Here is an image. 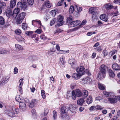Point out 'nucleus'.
<instances>
[{"mask_svg":"<svg viewBox=\"0 0 120 120\" xmlns=\"http://www.w3.org/2000/svg\"><path fill=\"white\" fill-rule=\"evenodd\" d=\"M100 73L98 74L97 78L99 79H101L105 77V74L106 72L107 71V67L104 64H103L101 66L100 68Z\"/></svg>","mask_w":120,"mask_h":120,"instance_id":"nucleus-1","label":"nucleus"},{"mask_svg":"<svg viewBox=\"0 0 120 120\" xmlns=\"http://www.w3.org/2000/svg\"><path fill=\"white\" fill-rule=\"evenodd\" d=\"M96 8L93 7L90 8L89 10V12L91 14L92 20L94 21L98 18L97 15L98 13L97 12Z\"/></svg>","mask_w":120,"mask_h":120,"instance_id":"nucleus-2","label":"nucleus"},{"mask_svg":"<svg viewBox=\"0 0 120 120\" xmlns=\"http://www.w3.org/2000/svg\"><path fill=\"white\" fill-rule=\"evenodd\" d=\"M27 3L26 0H21V2H18L17 4V7L21 9L22 10H26L27 7Z\"/></svg>","mask_w":120,"mask_h":120,"instance_id":"nucleus-3","label":"nucleus"},{"mask_svg":"<svg viewBox=\"0 0 120 120\" xmlns=\"http://www.w3.org/2000/svg\"><path fill=\"white\" fill-rule=\"evenodd\" d=\"M25 15V12H22L19 14L16 20V22L17 24H20L22 22Z\"/></svg>","mask_w":120,"mask_h":120,"instance_id":"nucleus-4","label":"nucleus"},{"mask_svg":"<svg viewBox=\"0 0 120 120\" xmlns=\"http://www.w3.org/2000/svg\"><path fill=\"white\" fill-rule=\"evenodd\" d=\"M108 98V101L111 104H114L117 102L118 100L120 101V95L116 96L114 98Z\"/></svg>","mask_w":120,"mask_h":120,"instance_id":"nucleus-5","label":"nucleus"},{"mask_svg":"<svg viewBox=\"0 0 120 120\" xmlns=\"http://www.w3.org/2000/svg\"><path fill=\"white\" fill-rule=\"evenodd\" d=\"M64 17L63 16L59 15L58 17L56 25L58 26L63 25L64 24V21H63Z\"/></svg>","mask_w":120,"mask_h":120,"instance_id":"nucleus-6","label":"nucleus"},{"mask_svg":"<svg viewBox=\"0 0 120 120\" xmlns=\"http://www.w3.org/2000/svg\"><path fill=\"white\" fill-rule=\"evenodd\" d=\"M77 72L79 74L82 76L85 73V68L83 66H81L78 68L76 70Z\"/></svg>","mask_w":120,"mask_h":120,"instance_id":"nucleus-7","label":"nucleus"},{"mask_svg":"<svg viewBox=\"0 0 120 120\" xmlns=\"http://www.w3.org/2000/svg\"><path fill=\"white\" fill-rule=\"evenodd\" d=\"M20 9L17 7L15 8L13 11L12 15V17L13 19H15L16 17L18 14L19 13Z\"/></svg>","mask_w":120,"mask_h":120,"instance_id":"nucleus-8","label":"nucleus"},{"mask_svg":"<svg viewBox=\"0 0 120 120\" xmlns=\"http://www.w3.org/2000/svg\"><path fill=\"white\" fill-rule=\"evenodd\" d=\"M80 22V21L79 20H77L72 22L70 24H68V25L71 27H74L79 25Z\"/></svg>","mask_w":120,"mask_h":120,"instance_id":"nucleus-9","label":"nucleus"},{"mask_svg":"<svg viewBox=\"0 0 120 120\" xmlns=\"http://www.w3.org/2000/svg\"><path fill=\"white\" fill-rule=\"evenodd\" d=\"M60 113H67L69 110L68 107L64 105L60 109Z\"/></svg>","mask_w":120,"mask_h":120,"instance_id":"nucleus-10","label":"nucleus"},{"mask_svg":"<svg viewBox=\"0 0 120 120\" xmlns=\"http://www.w3.org/2000/svg\"><path fill=\"white\" fill-rule=\"evenodd\" d=\"M60 116L62 120H69V116L67 113H60Z\"/></svg>","mask_w":120,"mask_h":120,"instance_id":"nucleus-11","label":"nucleus"},{"mask_svg":"<svg viewBox=\"0 0 120 120\" xmlns=\"http://www.w3.org/2000/svg\"><path fill=\"white\" fill-rule=\"evenodd\" d=\"M12 8H11L10 6H8L7 8L6 15L8 17H10L11 16L12 17Z\"/></svg>","mask_w":120,"mask_h":120,"instance_id":"nucleus-12","label":"nucleus"},{"mask_svg":"<svg viewBox=\"0 0 120 120\" xmlns=\"http://www.w3.org/2000/svg\"><path fill=\"white\" fill-rule=\"evenodd\" d=\"M5 113L11 117H14L15 116V114L11 109L6 111Z\"/></svg>","mask_w":120,"mask_h":120,"instance_id":"nucleus-13","label":"nucleus"},{"mask_svg":"<svg viewBox=\"0 0 120 120\" xmlns=\"http://www.w3.org/2000/svg\"><path fill=\"white\" fill-rule=\"evenodd\" d=\"M105 95L107 97L109 98L113 97L114 95V93L112 92H108L104 91L103 92Z\"/></svg>","mask_w":120,"mask_h":120,"instance_id":"nucleus-14","label":"nucleus"},{"mask_svg":"<svg viewBox=\"0 0 120 120\" xmlns=\"http://www.w3.org/2000/svg\"><path fill=\"white\" fill-rule=\"evenodd\" d=\"M112 68L114 71H118L120 70V66L117 63L113 64Z\"/></svg>","mask_w":120,"mask_h":120,"instance_id":"nucleus-15","label":"nucleus"},{"mask_svg":"<svg viewBox=\"0 0 120 120\" xmlns=\"http://www.w3.org/2000/svg\"><path fill=\"white\" fill-rule=\"evenodd\" d=\"M19 108L23 111H24L26 109V105L23 102L19 103Z\"/></svg>","mask_w":120,"mask_h":120,"instance_id":"nucleus-16","label":"nucleus"},{"mask_svg":"<svg viewBox=\"0 0 120 120\" xmlns=\"http://www.w3.org/2000/svg\"><path fill=\"white\" fill-rule=\"evenodd\" d=\"M100 19H101L105 22H108V16L105 14L101 15L100 16Z\"/></svg>","mask_w":120,"mask_h":120,"instance_id":"nucleus-17","label":"nucleus"},{"mask_svg":"<svg viewBox=\"0 0 120 120\" xmlns=\"http://www.w3.org/2000/svg\"><path fill=\"white\" fill-rule=\"evenodd\" d=\"M68 107L69 110H70L72 113L75 112L76 108L73 105H70Z\"/></svg>","mask_w":120,"mask_h":120,"instance_id":"nucleus-18","label":"nucleus"},{"mask_svg":"<svg viewBox=\"0 0 120 120\" xmlns=\"http://www.w3.org/2000/svg\"><path fill=\"white\" fill-rule=\"evenodd\" d=\"M16 100L19 103L21 102H23L24 101L22 98L19 95H17L15 97Z\"/></svg>","mask_w":120,"mask_h":120,"instance_id":"nucleus-19","label":"nucleus"},{"mask_svg":"<svg viewBox=\"0 0 120 120\" xmlns=\"http://www.w3.org/2000/svg\"><path fill=\"white\" fill-rule=\"evenodd\" d=\"M68 63L71 64L73 68H76V65L75 63L73 61V60H70L68 61Z\"/></svg>","mask_w":120,"mask_h":120,"instance_id":"nucleus-20","label":"nucleus"},{"mask_svg":"<svg viewBox=\"0 0 120 120\" xmlns=\"http://www.w3.org/2000/svg\"><path fill=\"white\" fill-rule=\"evenodd\" d=\"M85 101L84 99L82 98L79 99L77 101V104L80 106L82 105L83 103Z\"/></svg>","mask_w":120,"mask_h":120,"instance_id":"nucleus-21","label":"nucleus"},{"mask_svg":"<svg viewBox=\"0 0 120 120\" xmlns=\"http://www.w3.org/2000/svg\"><path fill=\"white\" fill-rule=\"evenodd\" d=\"M75 92L77 96L78 97H80L82 96V93L79 89H76Z\"/></svg>","mask_w":120,"mask_h":120,"instance_id":"nucleus-22","label":"nucleus"},{"mask_svg":"<svg viewBox=\"0 0 120 120\" xmlns=\"http://www.w3.org/2000/svg\"><path fill=\"white\" fill-rule=\"evenodd\" d=\"M82 76L79 73H74L72 75V77L76 79H79Z\"/></svg>","mask_w":120,"mask_h":120,"instance_id":"nucleus-23","label":"nucleus"},{"mask_svg":"<svg viewBox=\"0 0 120 120\" xmlns=\"http://www.w3.org/2000/svg\"><path fill=\"white\" fill-rule=\"evenodd\" d=\"M16 0H11L10 1V6L11 8H13L16 5Z\"/></svg>","mask_w":120,"mask_h":120,"instance_id":"nucleus-24","label":"nucleus"},{"mask_svg":"<svg viewBox=\"0 0 120 120\" xmlns=\"http://www.w3.org/2000/svg\"><path fill=\"white\" fill-rule=\"evenodd\" d=\"M91 81V79L89 77L83 79L82 80V82H92Z\"/></svg>","mask_w":120,"mask_h":120,"instance_id":"nucleus-25","label":"nucleus"},{"mask_svg":"<svg viewBox=\"0 0 120 120\" xmlns=\"http://www.w3.org/2000/svg\"><path fill=\"white\" fill-rule=\"evenodd\" d=\"M104 5L105 7L108 10L111 9L113 7V6L111 5L110 3L107 4L105 5Z\"/></svg>","mask_w":120,"mask_h":120,"instance_id":"nucleus-26","label":"nucleus"},{"mask_svg":"<svg viewBox=\"0 0 120 120\" xmlns=\"http://www.w3.org/2000/svg\"><path fill=\"white\" fill-rule=\"evenodd\" d=\"M72 17L71 15H70L68 17L67 19L66 24L68 25L72 22Z\"/></svg>","mask_w":120,"mask_h":120,"instance_id":"nucleus-27","label":"nucleus"},{"mask_svg":"<svg viewBox=\"0 0 120 120\" xmlns=\"http://www.w3.org/2000/svg\"><path fill=\"white\" fill-rule=\"evenodd\" d=\"M82 10V8L81 7H78L77 6H75V7L74 11L78 13L81 12Z\"/></svg>","mask_w":120,"mask_h":120,"instance_id":"nucleus-28","label":"nucleus"},{"mask_svg":"<svg viewBox=\"0 0 120 120\" xmlns=\"http://www.w3.org/2000/svg\"><path fill=\"white\" fill-rule=\"evenodd\" d=\"M36 100L33 99L32 100L31 102L29 104V106L31 108H33L34 106V104L35 103Z\"/></svg>","mask_w":120,"mask_h":120,"instance_id":"nucleus-29","label":"nucleus"},{"mask_svg":"<svg viewBox=\"0 0 120 120\" xmlns=\"http://www.w3.org/2000/svg\"><path fill=\"white\" fill-rule=\"evenodd\" d=\"M70 96L74 100L76 99V95L75 94V91L73 90L72 91L71 94H70Z\"/></svg>","mask_w":120,"mask_h":120,"instance_id":"nucleus-30","label":"nucleus"},{"mask_svg":"<svg viewBox=\"0 0 120 120\" xmlns=\"http://www.w3.org/2000/svg\"><path fill=\"white\" fill-rule=\"evenodd\" d=\"M9 77L7 76L5 77L2 78L0 82H7L8 81Z\"/></svg>","mask_w":120,"mask_h":120,"instance_id":"nucleus-31","label":"nucleus"},{"mask_svg":"<svg viewBox=\"0 0 120 120\" xmlns=\"http://www.w3.org/2000/svg\"><path fill=\"white\" fill-rule=\"evenodd\" d=\"M11 109L12 110L13 112L15 114H17L19 112V109H16L14 107H12L11 108Z\"/></svg>","mask_w":120,"mask_h":120,"instance_id":"nucleus-32","label":"nucleus"},{"mask_svg":"<svg viewBox=\"0 0 120 120\" xmlns=\"http://www.w3.org/2000/svg\"><path fill=\"white\" fill-rule=\"evenodd\" d=\"M86 102L88 104H90L91 103L92 101V98L91 96H90L88 98L86 101Z\"/></svg>","mask_w":120,"mask_h":120,"instance_id":"nucleus-33","label":"nucleus"},{"mask_svg":"<svg viewBox=\"0 0 120 120\" xmlns=\"http://www.w3.org/2000/svg\"><path fill=\"white\" fill-rule=\"evenodd\" d=\"M22 27L23 30H27V28L28 27L26 23H23L22 24Z\"/></svg>","mask_w":120,"mask_h":120,"instance_id":"nucleus-34","label":"nucleus"},{"mask_svg":"<svg viewBox=\"0 0 120 120\" xmlns=\"http://www.w3.org/2000/svg\"><path fill=\"white\" fill-rule=\"evenodd\" d=\"M108 72L109 76L112 78H113L115 76L114 73L111 70H109L108 71Z\"/></svg>","mask_w":120,"mask_h":120,"instance_id":"nucleus-35","label":"nucleus"},{"mask_svg":"<svg viewBox=\"0 0 120 120\" xmlns=\"http://www.w3.org/2000/svg\"><path fill=\"white\" fill-rule=\"evenodd\" d=\"M5 20L3 17L0 16V24L3 25L5 23Z\"/></svg>","mask_w":120,"mask_h":120,"instance_id":"nucleus-36","label":"nucleus"},{"mask_svg":"<svg viewBox=\"0 0 120 120\" xmlns=\"http://www.w3.org/2000/svg\"><path fill=\"white\" fill-rule=\"evenodd\" d=\"M98 88L100 90H103L105 89V86L103 85L102 84L98 83Z\"/></svg>","mask_w":120,"mask_h":120,"instance_id":"nucleus-37","label":"nucleus"},{"mask_svg":"<svg viewBox=\"0 0 120 120\" xmlns=\"http://www.w3.org/2000/svg\"><path fill=\"white\" fill-rule=\"evenodd\" d=\"M53 116L54 120H56L57 116V113L56 111L55 110L53 111Z\"/></svg>","mask_w":120,"mask_h":120,"instance_id":"nucleus-38","label":"nucleus"},{"mask_svg":"<svg viewBox=\"0 0 120 120\" xmlns=\"http://www.w3.org/2000/svg\"><path fill=\"white\" fill-rule=\"evenodd\" d=\"M75 8L73 6H70L69 9V12L70 14H72L74 11Z\"/></svg>","mask_w":120,"mask_h":120,"instance_id":"nucleus-39","label":"nucleus"},{"mask_svg":"<svg viewBox=\"0 0 120 120\" xmlns=\"http://www.w3.org/2000/svg\"><path fill=\"white\" fill-rule=\"evenodd\" d=\"M33 33V31H27L25 32V34L27 36H29L31 37L32 33Z\"/></svg>","mask_w":120,"mask_h":120,"instance_id":"nucleus-40","label":"nucleus"},{"mask_svg":"<svg viewBox=\"0 0 120 120\" xmlns=\"http://www.w3.org/2000/svg\"><path fill=\"white\" fill-rule=\"evenodd\" d=\"M15 47L17 49H18L19 50H22V46L19 44H15Z\"/></svg>","mask_w":120,"mask_h":120,"instance_id":"nucleus-41","label":"nucleus"},{"mask_svg":"<svg viewBox=\"0 0 120 120\" xmlns=\"http://www.w3.org/2000/svg\"><path fill=\"white\" fill-rule=\"evenodd\" d=\"M51 6V4L49 1L46 2L45 1V7L48 8H50Z\"/></svg>","mask_w":120,"mask_h":120,"instance_id":"nucleus-42","label":"nucleus"},{"mask_svg":"<svg viewBox=\"0 0 120 120\" xmlns=\"http://www.w3.org/2000/svg\"><path fill=\"white\" fill-rule=\"evenodd\" d=\"M34 2V0H27L28 4L30 5H32L33 4Z\"/></svg>","mask_w":120,"mask_h":120,"instance_id":"nucleus-43","label":"nucleus"},{"mask_svg":"<svg viewBox=\"0 0 120 120\" xmlns=\"http://www.w3.org/2000/svg\"><path fill=\"white\" fill-rule=\"evenodd\" d=\"M56 12V11L55 10H52L51 11L50 14L52 16H55Z\"/></svg>","mask_w":120,"mask_h":120,"instance_id":"nucleus-44","label":"nucleus"},{"mask_svg":"<svg viewBox=\"0 0 120 120\" xmlns=\"http://www.w3.org/2000/svg\"><path fill=\"white\" fill-rule=\"evenodd\" d=\"M60 63L61 64H64L65 63V60H64V59L63 58V57L61 58H60Z\"/></svg>","mask_w":120,"mask_h":120,"instance_id":"nucleus-45","label":"nucleus"},{"mask_svg":"<svg viewBox=\"0 0 120 120\" xmlns=\"http://www.w3.org/2000/svg\"><path fill=\"white\" fill-rule=\"evenodd\" d=\"M45 91L43 90H42L41 91V96L43 99L45 98Z\"/></svg>","mask_w":120,"mask_h":120,"instance_id":"nucleus-46","label":"nucleus"},{"mask_svg":"<svg viewBox=\"0 0 120 120\" xmlns=\"http://www.w3.org/2000/svg\"><path fill=\"white\" fill-rule=\"evenodd\" d=\"M6 6V4L4 2H2L1 3L0 7L1 8H2L3 9Z\"/></svg>","mask_w":120,"mask_h":120,"instance_id":"nucleus-47","label":"nucleus"},{"mask_svg":"<svg viewBox=\"0 0 120 120\" xmlns=\"http://www.w3.org/2000/svg\"><path fill=\"white\" fill-rule=\"evenodd\" d=\"M15 32L16 34L19 35L21 34V31L20 29H17L15 30Z\"/></svg>","mask_w":120,"mask_h":120,"instance_id":"nucleus-48","label":"nucleus"},{"mask_svg":"<svg viewBox=\"0 0 120 120\" xmlns=\"http://www.w3.org/2000/svg\"><path fill=\"white\" fill-rule=\"evenodd\" d=\"M56 21V20L55 18L52 19L50 22V25L51 26L53 25Z\"/></svg>","mask_w":120,"mask_h":120,"instance_id":"nucleus-49","label":"nucleus"},{"mask_svg":"<svg viewBox=\"0 0 120 120\" xmlns=\"http://www.w3.org/2000/svg\"><path fill=\"white\" fill-rule=\"evenodd\" d=\"M117 52V51L116 50H113L110 52L109 55L111 56H112Z\"/></svg>","mask_w":120,"mask_h":120,"instance_id":"nucleus-50","label":"nucleus"},{"mask_svg":"<svg viewBox=\"0 0 120 120\" xmlns=\"http://www.w3.org/2000/svg\"><path fill=\"white\" fill-rule=\"evenodd\" d=\"M83 93L85 97H86L88 94V91L86 90H83Z\"/></svg>","mask_w":120,"mask_h":120,"instance_id":"nucleus-51","label":"nucleus"},{"mask_svg":"<svg viewBox=\"0 0 120 120\" xmlns=\"http://www.w3.org/2000/svg\"><path fill=\"white\" fill-rule=\"evenodd\" d=\"M95 109H96L101 110L103 109V108L101 106L99 105H98L95 107Z\"/></svg>","mask_w":120,"mask_h":120,"instance_id":"nucleus-52","label":"nucleus"},{"mask_svg":"<svg viewBox=\"0 0 120 120\" xmlns=\"http://www.w3.org/2000/svg\"><path fill=\"white\" fill-rule=\"evenodd\" d=\"M76 86V85L75 83H71L70 86L71 87L72 89H73L75 88Z\"/></svg>","mask_w":120,"mask_h":120,"instance_id":"nucleus-53","label":"nucleus"},{"mask_svg":"<svg viewBox=\"0 0 120 120\" xmlns=\"http://www.w3.org/2000/svg\"><path fill=\"white\" fill-rule=\"evenodd\" d=\"M24 40V39L23 37L20 36H19L18 37V41H23Z\"/></svg>","mask_w":120,"mask_h":120,"instance_id":"nucleus-54","label":"nucleus"},{"mask_svg":"<svg viewBox=\"0 0 120 120\" xmlns=\"http://www.w3.org/2000/svg\"><path fill=\"white\" fill-rule=\"evenodd\" d=\"M31 112L32 114V115L33 116H35L36 114V112L35 109H33L31 111Z\"/></svg>","mask_w":120,"mask_h":120,"instance_id":"nucleus-55","label":"nucleus"},{"mask_svg":"<svg viewBox=\"0 0 120 120\" xmlns=\"http://www.w3.org/2000/svg\"><path fill=\"white\" fill-rule=\"evenodd\" d=\"M55 52L54 51H51V50L50 51H49L48 52V54L50 56L52 55L53 54L54 52Z\"/></svg>","mask_w":120,"mask_h":120,"instance_id":"nucleus-56","label":"nucleus"},{"mask_svg":"<svg viewBox=\"0 0 120 120\" xmlns=\"http://www.w3.org/2000/svg\"><path fill=\"white\" fill-rule=\"evenodd\" d=\"M7 51L6 50H1V54H5L7 53Z\"/></svg>","mask_w":120,"mask_h":120,"instance_id":"nucleus-57","label":"nucleus"},{"mask_svg":"<svg viewBox=\"0 0 120 120\" xmlns=\"http://www.w3.org/2000/svg\"><path fill=\"white\" fill-rule=\"evenodd\" d=\"M41 32V30L40 29H37L35 31V32L38 34H40Z\"/></svg>","mask_w":120,"mask_h":120,"instance_id":"nucleus-58","label":"nucleus"},{"mask_svg":"<svg viewBox=\"0 0 120 120\" xmlns=\"http://www.w3.org/2000/svg\"><path fill=\"white\" fill-rule=\"evenodd\" d=\"M95 107L94 106H91L89 108V110L91 111H93L95 110Z\"/></svg>","mask_w":120,"mask_h":120,"instance_id":"nucleus-59","label":"nucleus"},{"mask_svg":"<svg viewBox=\"0 0 120 120\" xmlns=\"http://www.w3.org/2000/svg\"><path fill=\"white\" fill-rule=\"evenodd\" d=\"M64 0H62L60 1L57 4V5L58 6H61L62 5V2H63Z\"/></svg>","mask_w":120,"mask_h":120,"instance_id":"nucleus-60","label":"nucleus"},{"mask_svg":"<svg viewBox=\"0 0 120 120\" xmlns=\"http://www.w3.org/2000/svg\"><path fill=\"white\" fill-rule=\"evenodd\" d=\"M14 74H17L18 72V70L17 68L16 67H15L14 68Z\"/></svg>","mask_w":120,"mask_h":120,"instance_id":"nucleus-61","label":"nucleus"},{"mask_svg":"<svg viewBox=\"0 0 120 120\" xmlns=\"http://www.w3.org/2000/svg\"><path fill=\"white\" fill-rule=\"evenodd\" d=\"M103 53L104 54V56H106L108 54V52L106 51L103 50Z\"/></svg>","mask_w":120,"mask_h":120,"instance_id":"nucleus-62","label":"nucleus"},{"mask_svg":"<svg viewBox=\"0 0 120 120\" xmlns=\"http://www.w3.org/2000/svg\"><path fill=\"white\" fill-rule=\"evenodd\" d=\"M40 38L44 40L45 39V36L44 34H42L40 36Z\"/></svg>","mask_w":120,"mask_h":120,"instance_id":"nucleus-63","label":"nucleus"},{"mask_svg":"<svg viewBox=\"0 0 120 120\" xmlns=\"http://www.w3.org/2000/svg\"><path fill=\"white\" fill-rule=\"evenodd\" d=\"M95 49L98 51H100L102 49H101V46H99L98 47H97L95 48Z\"/></svg>","mask_w":120,"mask_h":120,"instance_id":"nucleus-64","label":"nucleus"}]
</instances>
